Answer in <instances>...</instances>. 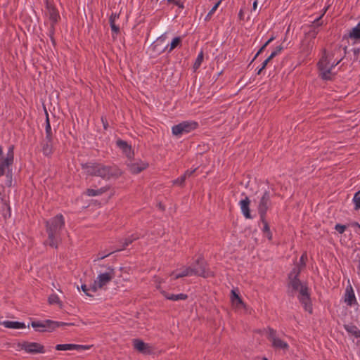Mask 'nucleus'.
Masks as SVG:
<instances>
[{
    "instance_id": "nucleus-28",
    "label": "nucleus",
    "mask_w": 360,
    "mask_h": 360,
    "mask_svg": "<svg viewBox=\"0 0 360 360\" xmlns=\"http://www.w3.org/2000/svg\"><path fill=\"white\" fill-rule=\"evenodd\" d=\"M45 112H46V127H45L46 136L44 139H47V141L53 140V132H52V129H51V124H50V121H49V114L46 110H45Z\"/></svg>"
},
{
    "instance_id": "nucleus-47",
    "label": "nucleus",
    "mask_w": 360,
    "mask_h": 360,
    "mask_svg": "<svg viewBox=\"0 0 360 360\" xmlns=\"http://www.w3.org/2000/svg\"><path fill=\"white\" fill-rule=\"evenodd\" d=\"M81 289L86 294V295L89 296V297H92V295H91L89 292L91 290V287L90 288H88L86 286V285L85 284H83L81 286Z\"/></svg>"
},
{
    "instance_id": "nucleus-31",
    "label": "nucleus",
    "mask_w": 360,
    "mask_h": 360,
    "mask_svg": "<svg viewBox=\"0 0 360 360\" xmlns=\"http://www.w3.org/2000/svg\"><path fill=\"white\" fill-rule=\"evenodd\" d=\"M108 189L109 187L108 186L102 187L98 189L88 188L86 191V193L89 196H97L105 193L107 191H108Z\"/></svg>"
},
{
    "instance_id": "nucleus-57",
    "label": "nucleus",
    "mask_w": 360,
    "mask_h": 360,
    "mask_svg": "<svg viewBox=\"0 0 360 360\" xmlns=\"http://www.w3.org/2000/svg\"><path fill=\"white\" fill-rule=\"evenodd\" d=\"M101 120H102L104 129H106L108 127V122H107L106 118H104L103 117H102Z\"/></svg>"
},
{
    "instance_id": "nucleus-50",
    "label": "nucleus",
    "mask_w": 360,
    "mask_h": 360,
    "mask_svg": "<svg viewBox=\"0 0 360 360\" xmlns=\"http://www.w3.org/2000/svg\"><path fill=\"white\" fill-rule=\"evenodd\" d=\"M113 252H110V253H108L106 255H103L101 253H98V255H97V258L96 259H94V262L96 261H98V260H101V259H103L105 257H107L108 256H109L110 255H111Z\"/></svg>"
},
{
    "instance_id": "nucleus-8",
    "label": "nucleus",
    "mask_w": 360,
    "mask_h": 360,
    "mask_svg": "<svg viewBox=\"0 0 360 360\" xmlns=\"http://www.w3.org/2000/svg\"><path fill=\"white\" fill-rule=\"evenodd\" d=\"M198 127V123L195 121H184L172 127V134L175 136L180 137L184 134H188Z\"/></svg>"
},
{
    "instance_id": "nucleus-52",
    "label": "nucleus",
    "mask_w": 360,
    "mask_h": 360,
    "mask_svg": "<svg viewBox=\"0 0 360 360\" xmlns=\"http://www.w3.org/2000/svg\"><path fill=\"white\" fill-rule=\"evenodd\" d=\"M272 60V58L269 56L263 63H262V68H265L267 64Z\"/></svg>"
},
{
    "instance_id": "nucleus-36",
    "label": "nucleus",
    "mask_w": 360,
    "mask_h": 360,
    "mask_svg": "<svg viewBox=\"0 0 360 360\" xmlns=\"http://www.w3.org/2000/svg\"><path fill=\"white\" fill-rule=\"evenodd\" d=\"M203 58H204L203 51H201L200 52V53L198 54V56L193 64V69L195 71L200 68V66L201 65V63L203 60Z\"/></svg>"
},
{
    "instance_id": "nucleus-39",
    "label": "nucleus",
    "mask_w": 360,
    "mask_h": 360,
    "mask_svg": "<svg viewBox=\"0 0 360 360\" xmlns=\"http://www.w3.org/2000/svg\"><path fill=\"white\" fill-rule=\"evenodd\" d=\"M274 39L275 37L272 36L267 41H266L265 44L259 49L252 60H254L259 54H261L264 51L268 44L271 43L273 40H274Z\"/></svg>"
},
{
    "instance_id": "nucleus-7",
    "label": "nucleus",
    "mask_w": 360,
    "mask_h": 360,
    "mask_svg": "<svg viewBox=\"0 0 360 360\" xmlns=\"http://www.w3.org/2000/svg\"><path fill=\"white\" fill-rule=\"evenodd\" d=\"M195 276L208 278L213 276V274L207 268V263L202 256H200L191 266Z\"/></svg>"
},
{
    "instance_id": "nucleus-56",
    "label": "nucleus",
    "mask_w": 360,
    "mask_h": 360,
    "mask_svg": "<svg viewBox=\"0 0 360 360\" xmlns=\"http://www.w3.org/2000/svg\"><path fill=\"white\" fill-rule=\"evenodd\" d=\"M264 233V235L265 236H266V237H267V238H268L269 240H271L272 239V233H271V231H268V232H266V233Z\"/></svg>"
},
{
    "instance_id": "nucleus-45",
    "label": "nucleus",
    "mask_w": 360,
    "mask_h": 360,
    "mask_svg": "<svg viewBox=\"0 0 360 360\" xmlns=\"http://www.w3.org/2000/svg\"><path fill=\"white\" fill-rule=\"evenodd\" d=\"M239 297V294L235 290H232L231 292V300L233 304H235L236 300Z\"/></svg>"
},
{
    "instance_id": "nucleus-26",
    "label": "nucleus",
    "mask_w": 360,
    "mask_h": 360,
    "mask_svg": "<svg viewBox=\"0 0 360 360\" xmlns=\"http://www.w3.org/2000/svg\"><path fill=\"white\" fill-rule=\"evenodd\" d=\"M343 51V56H342L341 58H340L338 60H335V62H333V63L331 65L330 68L331 69L336 66L338 64H339L340 63V61L342 60V58L345 57V54H346V52H347V46L344 47V48H342L341 46H336L332 53V56L331 57H334L335 55L337 54H340L341 55L342 53V51ZM330 58V56L329 57Z\"/></svg>"
},
{
    "instance_id": "nucleus-2",
    "label": "nucleus",
    "mask_w": 360,
    "mask_h": 360,
    "mask_svg": "<svg viewBox=\"0 0 360 360\" xmlns=\"http://www.w3.org/2000/svg\"><path fill=\"white\" fill-rule=\"evenodd\" d=\"M288 280V287L291 288V290L288 291V295L294 296V294L299 291L300 294L298 295V299L300 302L304 306V308L307 311L311 314L312 304L310 299V295L309 293V288L307 285L303 284L299 278H294Z\"/></svg>"
},
{
    "instance_id": "nucleus-15",
    "label": "nucleus",
    "mask_w": 360,
    "mask_h": 360,
    "mask_svg": "<svg viewBox=\"0 0 360 360\" xmlns=\"http://www.w3.org/2000/svg\"><path fill=\"white\" fill-rule=\"evenodd\" d=\"M46 8L47 10V14L49 15V18L51 22L53 23H57L58 20L60 19V15L58 10L49 1H46Z\"/></svg>"
},
{
    "instance_id": "nucleus-19",
    "label": "nucleus",
    "mask_w": 360,
    "mask_h": 360,
    "mask_svg": "<svg viewBox=\"0 0 360 360\" xmlns=\"http://www.w3.org/2000/svg\"><path fill=\"white\" fill-rule=\"evenodd\" d=\"M323 15V14H322L318 18L314 20L313 24L311 25L310 30L306 34V35L311 37V39L313 41L316 37V35L319 33L318 27L322 25V22H320V20Z\"/></svg>"
},
{
    "instance_id": "nucleus-48",
    "label": "nucleus",
    "mask_w": 360,
    "mask_h": 360,
    "mask_svg": "<svg viewBox=\"0 0 360 360\" xmlns=\"http://www.w3.org/2000/svg\"><path fill=\"white\" fill-rule=\"evenodd\" d=\"M236 307H245V304L242 300L240 297L236 300V303L234 304Z\"/></svg>"
},
{
    "instance_id": "nucleus-13",
    "label": "nucleus",
    "mask_w": 360,
    "mask_h": 360,
    "mask_svg": "<svg viewBox=\"0 0 360 360\" xmlns=\"http://www.w3.org/2000/svg\"><path fill=\"white\" fill-rule=\"evenodd\" d=\"M167 38V33H164L159 37L152 44V49L158 54L165 52L169 47V44L165 45V41Z\"/></svg>"
},
{
    "instance_id": "nucleus-41",
    "label": "nucleus",
    "mask_w": 360,
    "mask_h": 360,
    "mask_svg": "<svg viewBox=\"0 0 360 360\" xmlns=\"http://www.w3.org/2000/svg\"><path fill=\"white\" fill-rule=\"evenodd\" d=\"M221 0H219L218 2H217L214 6L212 8V9L210 11V12L207 13L206 16V20L210 19L212 16V15L216 11L217 8L219 7V4H221Z\"/></svg>"
},
{
    "instance_id": "nucleus-21",
    "label": "nucleus",
    "mask_w": 360,
    "mask_h": 360,
    "mask_svg": "<svg viewBox=\"0 0 360 360\" xmlns=\"http://www.w3.org/2000/svg\"><path fill=\"white\" fill-rule=\"evenodd\" d=\"M53 140L43 139L41 142V151L45 156L49 157L53 153Z\"/></svg>"
},
{
    "instance_id": "nucleus-59",
    "label": "nucleus",
    "mask_w": 360,
    "mask_h": 360,
    "mask_svg": "<svg viewBox=\"0 0 360 360\" xmlns=\"http://www.w3.org/2000/svg\"><path fill=\"white\" fill-rule=\"evenodd\" d=\"M354 53L355 56H358L360 53V49H354Z\"/></svg>"
},
{
    "instance_id": "nucleus-16",
    "label": "nucleus",
    "mask_w": 360,
    "mask_h": 360,
    "mask_svg": "<svg viewBox=\"0 0 360 360\" xmlns=\"http://www.w3.org/2000/svg\"><path fill=\"white\" fill-rule=\"evenodd\" d=\"M127 167L132 174H139L146 169L148 167V164L142 161L136 162H130L127 163Z\"/></svg>"
},
{
    "instance_id": "nucleus-54",
    "label": "nucleus",
    "mask_w": 360,
    "mask_h": 360,
    "mask_svg": "<svg viewBox=\"0 0 360 360\" xmlns=\"http://www.w3.org/2000/svg\"><path fill=\"white\" fill-rule=\"evenodd\" d=\"M174 5L177 6L179 8H181V9H183L184 8V3L181 2V1H175Z\"/></svg>"
},
{
    "instance_id": "nucleus-32",
    "label": "nucleus",
    "mask_w": 360,
    "mask_h": 360,
    "mask_svg": "<svg viewBox=\"0 0 360 360\" xmlns=\"http://www.w3.org/2000/svg\"><path fill=\"white\" fill-rule=\"evenodd\" d=\"M172 275H174V279H178L180 278H183L185 276H191L194 275L193 271L192 270V266H187L186 267L181 273L174 274V272L172 273Z\"/></svg>"
},
{
    "instance_id": "nucleus-55",
    "label": "nucleus",
    "mask_w": 360,
    "mask_h": 360,
    "mask_svg": "<svg viewBox=\"0 0 360 360\" xmlns=\"http://www.w3.org/2000/svg\"><path fill=\"white\" fill-rule=\"evenodd\" d=\"M264 233V235L265 236H266V237H267V238H268L269 240H271L272 239V233H271V231H268V232H266V233Z\"/></svg>"
},
{
    "instance_id": "nucleus-22",
    "label": "nucleus",
    "mask_w": 360,
    "mask_h": 360,
    "mask_svg": "<svg viewBox=\"0 0 360 360\" xmlns=\"http://www.w3.org/2000/svg\"><path fill=\"white\" fill-rule=\"evenodd\" d=\"M140 238V235L138 233H134L124 239H122L120 241V244L121 247L118 248L116 251H120L127 248L130 244H131L134 241L138 240Z\"/></svg>"
},
{
    "instance_id": "nucleus-18",
    "label": "nucleus",
    "mask_w": 360,
    "mask_h": 360,
    "mask_svg": "<svg viewBox=\"0 0 360 360\" xmlns=\"http://www.w3.org/2000/svg\"><path fill=\"white\" fill-rule=\"evenodd\" d=\"M250 200L248 196H245V198L239 202L242 213L246 219L253 218L250 213Z\"/></svg>"
},
{
    "instance_id": "nucleus-5",
    "label": "nucleus",
    "mask_w": 360,
    "mask_h": 360,
    "mask_svg": "<svg viewBox=\"0 0 360 360\" xmlns=\"http://www.w3.org/2000/svg\"><path fill=\"white\" fill-rule=\"evenodd\" d=\"M107 269V272L98 274L94 283L91 285L92 292H96L98 289L103 288L114 278L115 276L114 268L108 266Z\"/></svg>"
},
{
    "instance_id": "nucleus-64",
    "label": "nucleus",
    "mask_w": 360,
    "mask_h": 360,
    "mask_svg": "<svg viewBox=\"0 0 360 360\" xmlns=\"http://www.w3.org/2000/svg\"><path fill=\"white\" fill-rule=\"evenodd\" d=\"M264 68H262V66L257 71V75H260L261 72H262V70H264Z\"/></svg>"
},
{
    "instance_id": "nucleus-37",
    "label": "nucleus",
    "mask_w": 360,
    "mask_h": 360,
    "mask_svg": "<svg viewBox=\"0 0 360 360\" xmlns=\"http://www.w3.org/2000/svg\"><path fill=\"white\" fill-rule=\"evenodd\" d=\"M353 202L354 203V210H358L360 209V190L357 191L353 198Z\"/></svg>"
},
{
    "instance_id": "nucleus-1",
    "label": "nucleus",
    "mask_w": 360,
    "mask_h": 360,
    "mask_svg": "<svg viewBox=\"0 0 360 360\" xmlns=\"http://www.w3.org/2000/svg\"><path fill=\"white\" fill-rule=\"evenodd\" d=\"M82 168L90 176H96L109 180L121 176L120 169L116 166L105 165L98 162H86L82 164Z\"/></svg>"
},
{
    "instance_id": "nucleus-44",
    "label": "nucleus",
    "mask_w": 360,
    "mask_h": 360,
    "mask_svg": "<svg viewBox=\"0 0 360 360\" xmlns=\"http://www.w3.org/2000/svg\"><path fill=\"white\" fill-rule=\"evenodd\" d=\"M260 221H262V223L264 225L263 229H262V232L266 233V232L269 231L270 227H269V225L267 221L266 220V217H264V219L260 218Z\"/></svg>"
},
{
    "instance_id": "nucleus-43",
    "label": "nucleus",
    "mask_w": 360,
    "mask_h": 360,
    "mask_svg": "<svg viewBox=\"0 0 360 360\" xmlns=\"http://www.w3.org/2000/svg\"><path fill=\"white\" fill-rule=\"evenodd\" d=\"M283 49V46L282 45H280L276 48V49L271 53L269 56L272 59L278 56L281 51Z\"/></svg>"
},
{
    "instance_id": "nucleus-24",
    "label": "nucleus",
    "mask_w": 360,
    "mask_h": 360,
    "mask_svg": "<svg viewBox=\"0 0 360 360\" xmlns=\"http://www.w3.org/2000/svg\"><path fill=\"white\" fill-rule=\"evenodd\" d=\"M352 39L355 40L356 41H360V21L356 25V27L352 29L349 31L348 34H345L343 36V39Z\"/></svg>"
},
{
    "instance_id": "nucleus-42",
    "label": "nucleus",
    "mask_w": 360,
    "mask_h": 360,
    "mask_svg": "<svg viewBox=\"0 0 360 360\" xmlns=\"http://www.w3.org/2000/svg\"><path fill=\"white\" fill-rule=\"evenodd\" d=\"M185 181H186L185 176H183V175H181L180 177L174 180L173 184L175 185H179L180 186H183L184 185Z\"/></svg>"
},
{
    "instance_id": "nucleus-33",
    "label": "nucleus",
    "mask_w": 360,
    "mask_h": 360,
    "mask_svg": "<svg viewBox=\"0 0 360 360\" xmlns=\"http://www.w3.org/2000/svg\"><path fill=\"white\" fill-rule=\"evenodd\" d=\"M181 41H182V39L181 37H174L172 39L170 44H169L168 52L169 53L172 51H173L174 49H176L177 46H181Z\"/></svg>"
},
{
    "instance_id": "nucleus-34",
    "label": "nucleus",
    "mask_w": 360,
    "mask_h": 360,
    "mask_svg": "<svg viewBox=\"0 0 360 360\" xmlns=\"http://www.w3.org/2000/svg\"><path fill=\"white\" fill-rule=\"evenodd\" d=\"M48 302L50 304H57L59 305V307L61 308L63 306V304L61 301L60 300L58 296L56 294H51L48 299Z\"/></svg>"
},
{
    "instance_id": "nucleus-11",
    "label": "nucleus",
    "mask_w": 360,
    "mask_h": 360,
    "mask_svg": "<svg viewBox=\"0 0 360 360\" xmlns=\"http://www.w3.org/2000/svg\"><path fill=\"white\" fill-rule=\"evenodd\" d=\"M271 195L269 191H265L258 202L257 211L260 218L262 219L266 217L267 211L271 207Z\"/></svg>"
},
{
    "instance_id": "nucleus-61",
    "label": "nucleus",
    "mask_w": 360,
    "mask_h": 360,
    "mask_svg": "<svg viewBox=\"0 0 360 360\" xmlns=\"http://www.w3.org/2000/svg\"><path fill=\"white\" fill-rule=\"evenodd\" d=\"M352 227H358L360 229V224L358 222H353L352 224Z\"/></svg>"
},
{
    "instance_id": "nucleus-29",
    "label": "nucleus",
    "mask_w": 360,
    "mask_h": 360,
    "mask_svg": "<svg viewBox=\"0 0 360 360\" xmlns=\"http://www.w3.org/2000/svg\"><path fill=\"white\" fill-rule=\"evenodd\" d=\"M120 16L119 14H117L115 13H112L110 16V18H109V23H110V27H111V30L112 32L115 33V34H118L120 31V27L116 25L115 24V20L117 18H118Z\"/></svg>"
},
{
    "instance_id": "nucleus-60",
    "label": "nucleus",
    "mask_w": 360,
    "mask_h": 360,
    "mask_svg": "<svg viewBox=\"0 0 360 360\" xmlns=\"http://www.w3.org/2000/svg\"><path fill=\"white\" fill-rule=\"evenodd\" d=\"M91 346L90 345H82V350L89 349Z\"/></svg>"
},
{
    "instance_id": "nucleus-3",
    "label": "nucleus",
    "mask_w": 360,
    "mask_h": 360,
    "mask_svg": "<svg viewBox=\"0 0 360 360\" xmlns=\"http://www.w3.org/2000/svg\"><path fill=\"white\" fill-rule=\"evenodd\" d=\"M65 225V221L62 214H57L49 221H46V231L48 233L47 244L52 248H57L60 238V231Z\"/></svg>"
},
{
    "instance_id": "nucleus-40",
    "label": "nucleus",
    "mask_w": 360,
    "mask_h": 360,
    "mask_svg": "<svg viewBox=\"0 0 360 360\" xmlns=\"http://www.w3.org/2000/svg\"><path fill=\"white\" fill-rule=\"evenodd\" d=\"M72 344H59L56 346V349L59 351L72 350Z\"/></svg>"
},
{
    "instance_id": "nucleus-27",
    "label": "nucleus",
    "mask_w": 360,
    "mask_h": 360,
    "mask_svg": "<svg viewBox=\"0 0 360 360\" xmlns=\"http://www.w3.org/2000/svg\"><path fill=\"white\" fill-rule=\"evenodd\" d=\"M0 324L6 328L14 329L25 328L26 327L23 322L19 321H4L3 322H0Z\"/></svg>"
},
{
    "instance_id": "nucleus-53",
    "label": "nucleus",
    "mask_w": 360,
    "mask_h": 360,
    "mask_svg": "<svg viewBox=\"0 0 360 360\" xmlns=\"http://www.w3.org/2000/svg\"><path fill=\"white\" fill-rule=\"evenodd\" d=\"M72 350H82V345H76V344H72Z\"/></svg>"
},
{
    "instance_id": "nucleus-38",
    "label": "nucleus",
    "mask_w": 360,
    "mask_h": 360,
    "mask_svg": "<svg viewBox=\"0 0 360 360\" xmlns=\"http://www.w3.org/2000/svg\"><path fill=\"white\" fill-rule=\"evenodd\" d=\"M56 23L51 22L50 27L49 28V35L50 37L51 42L55 45L56 41L54 39V33H55V25Z\"/></svg>"
},
{
    "instance_id": "nucleus-35",
    "label": "nucleus",
    "mask_w": 360,
    "mask_h": 360,
    "mask_svg": "<svg viewBox=\"0 0 360 360\" xmlns=\"http://www.w3.org/2000/svg\"><path fill=\"white\" fill-rule=\"evenodd\" d=\"M301 272V267L299 266H295L292 268L291 271L288 274V279H292L294 278H298Z\"/></svg>"
},
{
    "instance_id": "nucleus-9",
    "label": "nucleus",
    "mask_w": 360,
    "mask_h": 360,
    "mask_svg": "<svg viewBox=\"0 0 360 360\" xmlns=\"http://www.w3.org/2000/svg\"><path fill=\"white\" fill-rule=\"evenodd\" d=\"M267 339L271 342L272 347L276 349L287 351L289 349L288 344L281 340L277 334V331L272 328L268 327L266 329Z\"/></svg>"
},
{
    "instance_id": "nucleus-58",
    "label": "nucleus",
    "mask_w": 360,
    "mask_h": 360,
    "mask_svg": "<svg viewBox=\"0 0 360 360\" xmlns=\"http://www.w3.org/2000/svg\"><path fill=\"white\" fill-rule=\"evenodd\" d=\"M238 18L240 20H243L244 15H243V9H240L238 13Z\"/></svg>"
},
{
    "instance_id": "nucleus-10",
    "label": "nucleus",
    "mask_w": 360,
    "mask_h": 360,
    "mask_svg": "<svg viewBox=\"0 0 360 360\" xmlns=\"http://www.w3.org/2000/svg\"><path fill=\"white\" fill-rule=\"evenodd\" d=\"M330 59L331 58L326 55V50H324L323 55L317 64L320 76L323 80H332L331 68L328 67Z\"/></svg>"
},
{
    "instance_id": "nucleus-51",
    "label": "nucleus",
    "mask_w": 360,
    "mask_h": 360,
    "mask_svg": "<svg viewBox=\"0 0 360 360\" xmlns=\"http://www.w3.org/2000/svg\"><path fill=\"white\" fill-rule=\"evenodd\" d=\"M195 170L196 169L193 170H186L183 174V176H185V179H186L188 177H190L195 172Z\"/></svg>"
},
{
    "instance_id": "nucleus-46",
    "label": "nucleus",
    "mask_w": 360,
    "mask_h": 360,
    "mask_svg": "<svg viewBox=\"0 0 360 360\" xmlns=\"http://www.w3.org/2000/svg\"><path fill=\"white\" fill-rule=\"evenodd\" d=\"M347 229L345 225H342L340 224H337L335 226V229L340 233H343Z\"/></svg>"
},
{
    "instance_id": "nucleus-20",
    "label": "nucleus",
    "mask_w": 360,
    "mask_h": 360,
    "mask_svg": "<svg viewBox=\"0 0 360 360\" xmlns=\"http://www.w3.org/2000/svg\"><path fill=\"white\" fill-rule=\"evenodd\" d=\"M345 302L349 306H352L356 304V300L354 295V290L351 285L347 286L345 293Z\"/></svg>"
},
{
    "instance_id": "nucleus-30",
    "label": "nucleus",
    "mask_w": 360,
    "mask_h": 360,
    "mask_svg": "<svg viewBox=\"0 0 360 360\" xmlns=\"http://www.w3.org/2000/svg\"><path fill=\"white\" fill-rule=\"evenodd\" d=\"M344 328L356 338H360V330L356 326L353 324H345Z\"/></svg>"
},
{
    "instance_id": "nucleus-4",
    "label": "nucleus",
    "mask_w": 360,
    "mask_h": 360,
    "mask_svg": "<svg viewBox=\"0 0 360 360\" xmlns=\"http://www.w3.org/2000/svg\"><path fill=\"white\" fill-rule=\"evenodd\" d=\"M14 160V146H9L7 153L5 157L0 158V176L6 174V177L9 179L8 186L11 185L12 172L10 167L13 164Z\"/></svg>"
},
{
    "instance_id": "nucleus-62",
    "label": "nucleus",
    "mask_w": 360,
    "mask_h": 360,
    "mask_svg": "<svg viewBox=\"0 0 360 360\" xmlns=\"http://www.w3.org/2000/svg\"><path fill=\"white\" fill-rule=\"evenodd\" d=\"M4 205L6 207H7L8 211V215H9V217H10V216H11V212H10L11 208H10V207L8 206V205L6 202H4Z\"/></svg>"
},
{
    "instance_id": "nucleus-49",
    "label": "nucleus",
    "mask_w": 360,
    "mask_h": 360,
    "mask_svg": "<svg viewBox=\"0 0 360 360\" xmlns=\"http://www.w3.org/2000/svg\"><path fill=\"white\" fill-rule=\"evenodd\" d=\"M306 259H307V255L306 254H303L301 257H300V265H301V268L302 267H304L305 265H306Z\"/></svg>"
},
{
    "instance_id": "nucleus-12",
    "label": "nucleus",
    "mask_w": 360,
    "mask_h": 360,
    "mask_svg": "<svg viewBox=\"0 0 360 360\" xmlns=\"http://www.w3.org/2000/svg\"><path fill=\"white\" fill-rule=\"evenodd\" d=\"M18 347L25 350L28 354H44L45 352L44 347L37 342H31L23 341L18 343Z\"/></svg>"
},
{
    "instance_id": "nucleus-23",
    "label": "nucleus",
    "mask_w": 360,
    "mask_h": 360,
    "mask_svg": "<svg viewBox=\"0 0 360 360\" xmlns=\"http://www.w3.org/2000/svg\"><path fill=\"white\" fill-rule=\"evenodd\" d=\"M314 45V41L311 39L307 40L305 39L302 41L300 50H301V52L304 55L305 57H307L310 55V53L312 51Z\"/></svg>"
},
{
    "instance_id": "nucleus-17",
    "label": "nucleus",
    "mask_w": 360,
    "mask_h": 360,
    "mask_svg": "<svg viewBox=\"0 0 360 360\" xmlns=\"http://www.w3.org/2000/svg\"><path fill=\"white\" fill-rule=\"evenodd\" d=\"M116 145L129 159L132 157L134 153L131 146L127 141L118 139L116 141Z\"/></svg>"
},
{
    "instance_id": "nucleus-25",
    "label": "nucleus",
    "mask_w": 360,
    "mask_h": 360,
    "mask_svg": "<svg viewBox=\"0 0 360 360\" xmlns=\"http://www.w3.org/2000/svg\"><path fill=\"white\" fill-rule=\"evenodd\" d=\"M161 294L169 300L178 301V300H186L188 299V295L184 293H180L177 295L171 294L165 290H162Z\"/></svg>"
},
{
    "instance_id": "nucleus-14",
    "label": "nucleus",
    "mask_w": 360,
    "mask_h": 360,
    "mask_svg": "<svg viewBox=\"0 0 360 360\" xmlns=\"http://www.w3.org/2000/svg\"><path fill=\"white\" fill-rule=\"evenodd\" d=\"M133 346L136 350L143 354H151L153 353V347L140 339H134Z\"/></svg>"
},
{
    "instance_id": "nucleus-6",
    "label": "nucleus",
    "mask_w": 360,
    "mask_h": 360,
    "mask_svg": "<svg viewBox=\"0 0 360 360\" xmlns=\"http://www.w3.org/2000/svg\"><path fill=\"white\" fill-rule=\"evenodd\" d=\"M72 323L58 322L54 321L49 319L44 320L42 321H32L31 326L37 330L44 331H51L58 327L63 326H72Z\"/></svg>"
},
{
    "instance_id": "nucleus-63",
    "label": "nucleus",
    "mask_w": 360,
    "mask_h": 360,
    "mask_svg": "<svg viewBox=\"0 0 360 360\" xmlns=\"http://www.w3.org/2000/svg\"><path fill=\"white\" fill-rule=\"evenodd\" d=\"M257 0H255L253 2V9L255 10L257 8Z\"/></svg>"
}]
</instances>
